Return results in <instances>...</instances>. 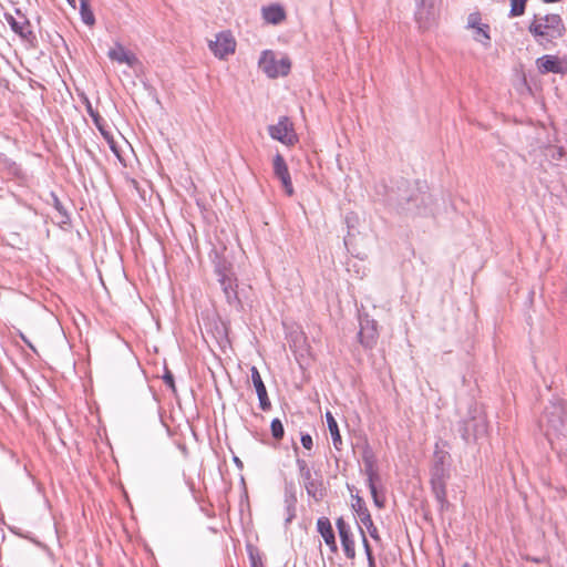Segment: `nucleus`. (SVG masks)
Listing matches in <instances>:
<instances>
[{
    "label": "nucleus",
    "mask_w": 567,
    "mask_h": 567,
    "mask_svg": "<svg viewBox=\"0 0 567 567\" xmlns=\"http://www.w3.org/2000/svg\"><path fill=\"white\" fill-rule=\"evenodd\" d=\"M540 426L551 447L558 453L567 452V403L550 401L540 417Z\"/></svg>",
    "instance_id": "1"
},
{
    "label": "nucleus",
    "mask_w": 567,
    "mask_h": 567,
    "mask_svg": "<svg viewBox=\"0 0 567 567\" xmlns=\"http://www.w3.org/2000/svg\"><path fill=\"white\" fill-rule=\"evenodd\" d=\"M528 31L535 38L536 42L546 49L548 44H551L555 40L564 35L565 24L559 14H535L528 25Z\"/></svg>",
    "instance_id": "2"
},
{
    "label": "nucleus",
    "mask_w": 567,
    "mask_h": 567,
    "mask_svg": "<svg viewBox=\"0 0 567 567\" xmlns=\"http://www.w3.org/2000/svg\"><path fill=\"white\" fill-rule=\"evenodd\" d=\"M450 478L449 467H431V488L440 505V509L444 511L449 506L446 483Z\"/></svg>",
    "instance_id": "3"
},
{
    "label": "nucleus",
    "mask_w": 567,
    "mask_h": 567,
    "mask_svg": "<svg viewBox=\"0 0 567 567\" xmlns=\"http://www.w3.org/2000/svg\"><path fill=\"white\" fill-rule=\"evenodd\" d=\"M215 274L218 277V282L225 293L227 301L229 303L237 301V279L230 265L225 261L218 262L215 267Z\"/></svg>",
    "instance_id": "4"
},
{
    "label": "nucleus",
    "mask_w": 567,
    "mask_h": 567,
    "mask_svg": "<svg viewBox=\"0 0 567 567\" xmlns=\"http://www.w3.org/2000/svg\"><path fill=\"white\" fill-rule=\"evenodd\" d=\"M259 68L269 78H277L279 75H287L290 71L291 63L288 58L277 60L271 51H264L259 59Z\"/></svg>",
    "instance_id": "5"
},
{
    "label": "nucleus",
    "mask_w": 567,
    "mask_h": 567,
    "mask_svg": "<svg viewBox=\"0 0 567 567\" xmlns=\"http://www.w3.org/2000/svg\"><path fill=\"white\" fill-rule=\"evenodd\" d=\"M268 133L271 138L287 146H293L298 142L293 124L288 116H281L277 124L270 125Z\"/></svg>",
    "instance_id": "6"
},
{
    "label": "nucleus",
    "mask_w": 567,
    "mask_h": 567,
    "mask_svg": "<svg viewBox=\"0 0 567 567\" xmlns=\"http://www.w3.org/2000/svg\"><path fill=\"white\" fill-rule=\"evenodd\" d=\"M352 511L358 515L360 523L368 529L369 535L374 540H380L378 528L375 527L371 514L365 505L364 499L358 494L352 495Z\"/></svg>",
    "instance_id": "7"
},
{
    "label": "nucleus",
    "mask_w": 567,
    "mask_h": 567,
    "mask_svg": "<svg viewBox=\"0 0 567 567\" xmlns=\"http://www.w3.org/2000/svg\"><path fill=\"white\" fill-rule=\"evenodd\" d=\"M208 47L218 59H225L236 50V40L230 31H223L216 34V39L209 41Z\"/></svg>",
    "instance_id": "8"
},
{
    "label": "nucleus",
    "mask_w": 567,
    "mask_h": 567,
    "mask_svg": "<svg viewBox=\"0 0 567 567\" xmlns=\"http://www.w3.org/2000/svg\"><path fill=\"white\" fill-rule=\"evenodd\" d=\"M4 19L9 23L11 30L22 40L31 42L34 39L30 21L19 10H17L16 17L10 13H4Z\"/></svg>",
    "instance_id": "9"
},
{
    "label": "nucleus",
    "mask_w": 567,
    "mask_h": 567,
    "mask_svg": "<svg viewBox=\"0 0 567 567\" xmlns=\"http://www.w3.org/2000/svg\"><path fill=\"white\" fill-rule=\"evenodd\" d=\"M463 425L462 437L465 441H470L471 439L475 440L478 436L485 434L487 430L486 417L481 412L474 415L472 419L465 420Z\"/></svg>",
    "instance_id": "10"
},
{
    "label": "nucleus",
    "mask_w": 567,
    "mask_h": 567,
    "mask_svg": "<svg viewBox=\"0 0 567 567\" xmlns=\"http://www.w3.org/2000/svg\"><path fill=\"white\" fill-rule=\"evenodd\" d=\"M274 175L281 182L282 188L288 196H292L295 190L290 173L284 156L277 153L272 161Z\"/></svg>",
    "instance_id": "11"
},
{
    "label": "nucleus",
    "mask_w": 567,
    "mask_h": 567,
    "mask_svg": "<svg viewBox=\"0 0 567 567\" xmlns=\"http://www.w3.org/2000/svg\"><path fill=\"white\" fill-rule=\"evenodd\" d=\"M336 526L346 557L349 559H354L355 545L350 525L343 519V517H339L336 522Z\"/></svg>",
    "instance_id": "12"
},
{
    "label": "nucleus",
    "mask_w": 567,
    "mask_h": 567,
    "mask_svg": "<svg viewBox=\"0 0 567 567\" xmlns=\"http://www.w3.org/2000/svg\"><path fill=\"white\" fill-rule=\"evenodd\" d=\"M536 66L542 74H565L567 72V64L565 65L558 56L550 54L538 58L536 60Z\"/></svg>",
    "instance_id": "13"
},
{
    "label": "nucleus",
    "mask_w": 567,
    "mask_h": 567,
    "mask_svg": "<svg viewBox=\"0 0 567 567\" xmlns=\"http://www.w3.org/2000/svg\"><path fill=\"white\" fill-rule=\"evenodd\" d=\"M378 329L374 321L364 320L361 322L360 331L358 333L359 342L364 348H373L378 341Z\"/></svg>",
    "instance_id": "14"
},
{
    "label": "nucleus",
    "mask_w": 567,
    "mask_h": 567,
    "mask_svg": "<svg viewBox=\"0 0 567 567\" xmlns=\"http://www.w3.org/2000/svg\"><path fill=\"white\" fill-rule=\"evenodd\" d=\"M87 111H89V114L91 115L95 126L97 127V130L101 132L102 136L107 142V144H109L110 148L112 150V152L116 156H120V152H118V148H117L116 143L114 141L113 134L107 128V125H106L105 121L101 117V115L97 112L93 111L91 105L87 106Z\"/></svg>",
    "instance_id": "15"
},
{
    "label": "nucleus",
    "mask_w": 567,
    "mask_h": 567,
    "mask_svg": "<svg viewBox=\"0 0 567 567\" xmlns=\"http://www.w3.org/2000/svg\"><path fill=\"white\" fill-rule=\"evenodd\" d=\"M467 27L475 30V41L488 44L491 39L488 34L489 27L481 22V14L478 12H474L468 16Z\"/></svg>",
    "instance_id": "16"
},
{
    "label": "nucleus",
    "mask_w": 567,
    "mask_h": 567,
    "mask_svg": "<svg viewBox=\"0 0 567 567\" xmlns=\"http://www.w3.org/2000/svg\"><path fill=\"white\" fill-rule=\"evenodd\" d=\"M251 381L254 383V386L256 389L258 399H259V405L261 410L267 411L270 409L271 403L267 394L266 386L264 384V381L261 379V375L256 367H251Z\"/></svg>",
    "instance_id": "17"
},
{
    "label": "nucleus",
    "mask_w": 567,
    "mask_h": 567,
    "mask_svg": "<svg viewBox=\"0 0 567 567\" xmlns=\"http://www.w3.org/2000/svg\"><path fill=\"white\" fill-rule=\"evenodd\" d=\"M107 56L117 63H125L128 66H134L138 60L136 55L126 50L121 43L116 42L114 48L107 52Z\"/></svg>",
    "instance_id": "18"
},
{
    "label": "nucleus",
    "mask_w": 567,
    "mask_h": 567,
    "mask_svg": "<svg viewBox=\"0 0 567 567\" xmlns=\"http://www.w3.org/2000/svg\"><path fill=\"white\" fill-rule=\"evenodd\" d=\"M317 529L319 534L322 536L327 546H329L332 553L338 551V545L334 537V532L332 529V525L327 517H320L317 520Z\"/></svg>",
    "instance_id": "19"
},
{
    "label": "nucleus",
    "mask_w": 567,
    "mask_h": 567,
    "mask_svg": "<svg viewBox=\"0 0 567 567\" xmlns=\"http://www.w3.org/2000/svg\"><path fill=\"white\" fill-rule=\"evenodd\" d=\"M261 16L270 24H279L286 20V11L280 4L262 7Z\"/></svg>",
    "instance_id": "20"
},
{
    "label": "nucleus",
    "mask_w": 567,
    "mask_h": 567,
    "mask_svg": "<svg viewBox=\"0 0 567 567\" xmlns=\"http://www.w3.org/2000/svg\"><path fill=\"white\" fill-rule=\"evenodd\" d=\"M415 19L421 28H427L430 21L434 19L433 6H426L425 0H419L417 10L415 12Z\"/></svg>",
    "instance_id": "21"
},
{
    "label": "nucleus",
    "mask_w": 567,
    "mask_h": 567,
    "mask_svg": "<svg viewBox=\"0 0 567 567\" xmlns=\"http://www.w3.org/2000/svg\"><path fill=\"white\" fill-rule=\"evenodd\" d=\"M364 474L368 484L375 483L379 480V474L375 467V458L371 451H364L363 456Z\"/></svg>",
    "instance_id": "22"
},
{
    "label": "nucleus",
    "mask_w": 567,
    "mask_h": 567,
    "mask_svg": "<svg viewBox=\"0 0 567 567\" xmlns=\"http://www.w3.org/2000/svg\"><path fill=\"white\" fill-rule=\"evenodd\" d=\"M300 477L302 478V482H303L305 488L307 491V494L310 497H313L315 499L322 498L323 494H322V491L320 488L321 487V483L316 481V480H313L311 471L308 472V477L306 475H301Z\"/></svg>",
    "instance_id": "23"
},
{
    "label": "nucleus",
    "mask_w": 567,
    "mask_h": 567,
    "mask_svg": "<svg viewBox=\"0 0 567 567\" xmlns=\"http://www.w3.org/2000/svg\"><path fill=\"white\" fill-rule=\"evenodd\" d=\"M326 420H327L328 429H329L331 437H332L333 446L337 450H341V444H342L341 435L339 432L338 423H337L336 419L333 417V415L331 414V412L326 413Z\"/></svg>",
    "instance_id": "24"
},
{
    "label": "nucleus",
    "mask_w": 567,
    "mask_h": 567,
    "mask_svg": "<svg viewBox=\"0 0 567 567\" xmlns=\"http://www.w3.org/2000/svg\"><path fill=\"white\" fill-rule=\"evenodd\" d=\"M296 504H297V498H296L295 494L287 493L285 496V512H286L285 522H286V524H290L292 522V519L296 517Z\"/></svg>",
    "instance_id": "25"
},
{
    "label": "nucleus",
    "mask_w": 567,
    "mask_h": 567,
    "mask_svg": "<svg viewBox=\"0 0 567 567\" xmlns=\"http://www.w3.org/2000/svg\"><path fill=\"white\" fill-rule=\"evenodd\" d=\"M80 16L84 24L89 27H93L95 24V17L90 3H80Z\"/></svg>",
    "instance_id": "26"
},
{
    "label": "nucleus",
    "mask_w": 567,
    "mask_h": 567,
    "mask_svg": "<svg viewBox=\"0 0 567 567\" xmlns=\"http://www.w3.org/2000/svg\"><path fill=\"white\" fill-rule=\"evenodd\" d=\"M450 454L446 451L439 450L437 446L434 451L433 465L439 467H449Z\"/></svg>",
    "instance_id": "27"
},
{
    "label": "nucleus",
    "mask_w": 567,
    "mask_h": 567,
    "mask_svg": "<svg viewBox=\"0 0 567 567\" xmlns=\"http://www.w3.org/2000/svg\"><path fill=\"white\" fill-rule=\"evenodd\" d=\"M271 435L275 440L280 441L285 435L282 422L279 419H274L270 424Z\"/></svg>",
    "instance_id": "28"
},
{
    "label": "nucleus",
    "mask_w": 567,
    "mask_h": 567,
    "mask_svg": "<svg viewBox=\"0 0 567 567\" xmlns=\"http://www.w3.org/2000/svg\"><path fill=\"white\" fill-rule=\"evenodd\" d=\"M528 0H511V16L519 17L525 12V7Z\"/></svg>",
    "instance_id": "29"
},
{
    "label": "nucleus",
    "mask_w": 567,
    "mask_h": 567,
    "mask_svg": "<svg viewBox=\"0 0 567 567\" xmlns=\"http://www.w3.org/2000/svg\"><path fill=\"white\" fill-rule=\"evenodd\" d=\"M368 486H369L370 493L372 495L374 505L379 508H383L384 507V498L379 496L375 483L368 484Z\"/></svg>",
    "instance_id": "30"
},
{
    "label": "nucleus",
    "mask_w": 567,
    "mask_h": 567,
    "mask_svg": "<svg viewBox=\"0 0 567 567\" xmlns=\"http://www.w3.org/2000/svg\"><path fill=\"white\" fill-rule=\"evenodd\" d=\"M358 528H359L360 534H361L362 544H363L367 557L373 555L371 546H370V544H369V542L367 539V536H365V533H364L363 528L360 525H358Z\"/></svg>",
    "instance_id": "31"
},
{
    "label": "nucleus",
    "mask_w": 567,
    "mask_h": 567,
    "mask_svg": "<svg viewBox=\"0 0 567 567\" xmlns=\"http://www.w3.org/2000/svg\"><path fill=\"white\" fill-rule=\"evenodd\" d=\"M296 464L298 466L300 476L306 475L308 477V472H310V468H309L307 462L302 458H297Z\"/></svg>",
    "instance_id": "32"
},
{
    "label": "nucleus",
    "mask_w": 567,
    "mask_h": 567,
    "mask_svg": "<svg viewBox=\"0 0 567 567\" xmlns=\"http://www.w3.org/2000/svg\"><path fill=\"white\" fill-rule=\"evenodd\" d=\"M301 444L306 450H311L313 446V441L310 434H301Z\"/></svg>",
    "instance_id": "33"
},
{
    "label": "nucleus",
    "mask_w": 567,
    "mask_h": 567,
    "mask_svg": "<svg viewBox=\"0 0 567 567\" xmlns=\"http://www.w3.org/2000/svg\"><path fill=\"white\" fill-rule=\"evenodd\" d=\"M163 379H164V382H165V383H166V384H167V385H168L173 391H175L174 377H173V374H172L169 371H167V372L164 374Z\"/></svg>",
    "instance_id": "34"
},
{
    "label": "nucleus",
    "mask_w": 567,
    "mask_h": 567,
    "mask_svg": "<svg viewBox=\"0 0 567 567\" xmlns=\"http://www.w3.org/2000/svg\"><path fill=\"white\" fill-rule=\"evenodd\" d=\"M54 207L56 208V210L63 216V217H66V212L64 210L62 204L60 203V200L58 199V197H54Z\"/></svg>",
    "instance_id": "35"
},
{
    "label": "nucleus",
    "mask_w": 567,
    "mask_h": 567,
    "mask_svg": "<svg viewBox=\"0 0 567 567\" xmlns=\"http://www.w3.org/2000/svg\"><path fill=\"white\" fill-rule=\"evenodd\" d=\"M367 559H368V567H377L373 555L368 556Z\"/></svg>",
    "instance_id": "36"
},
{
    "label": "nucleus",
    "mask_w": 567,
    "mask_h": 567,
    "mask_svg": "<svg viewBox=\"0 0 567 567\" xmlns=\"http://www.w3.org/2000/svg\"><path fill=\"white\" fill-rule=\"evenodd\" d=\"M565 152L563 147L557 148V156L553 155L554 158H561L564 156Z\"/></svg>",
    "instance_id": "37"
},
{
    "label": "nucleus",
    "mask_w": 567,
    "mask_h": 567,
    "mask_svg": "<svg viewBox=\"0 0 567 567\" xmlns=\"http://www.w3.org/2000/svg\"><path fill=\"white\" fill-rule=\"evenodd\" d=\"M234 462H235L238 466H240V467L243 466L241 461H240L238 457H236V456L234 457Z\"/></svg>",
    "instance_id": "38"
},
{
    "label": "nucleus",
    "mask_w": 567,
    "mask_h": 567,
    "mask_svg": "<svg viewBox=\"0 0 567 567\" xmlns=\"http://www.w3.org/2000/svg\"><path fill=\"white\" fill-rule=\"evenodd\" d=\"M68 3L72 7V8H75V0H66Z\"/></svg>",
    "instance_id": "39"
},
{
    "label": "nucleus",
    "mask_w": 567,
    "mask_h": 567,
    "mask_svg": "<svg viewBox=\"0 0 567 567\" xmlns=\"http://www.w3.org/2000/svg\"><path fill=\"white\" fill-rule=\"evenodd\" d=\"M79 1H80V3H84V2L90 3L91 2V0H79Z\"/></svg>",
    "instance_id": "40"
},
{
    "label": "nucleus",
    "mask_w": 567,
    "mask_h": 567,
    "mask_svg": "<svg viewBox=\"0 0 567 567\" xmlns=\"http://www.w3.org/2000/svg\"><path fill=\"white\" fill-rule=\"evenodd\" d=\"M293 450H295V452H298V446L293 445Z\"/></svg>",
    "instance_id": "41"
},
{
    "label": "nucleus",
    "mask_w": 567,
    "mask_h": 567,
    "mask_svg": "<svg viewBox=\"0 0 567 567\" xmlns=\"http://www.w3.org/2000/svg\"><path fill=\"white\" fill-rule=\"evenodd\" d=\"M252 567H258L256 561H252Z\"/></svg>",
    "instance_id": "42"
}]
</instances>
